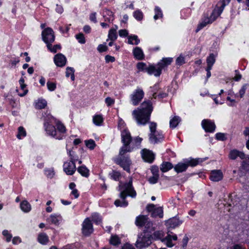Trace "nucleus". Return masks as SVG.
I'll use <instances>...</instances> for the list:
<instances>
[{"instance_id": "a211bd4d", "label": "nucleus", "mask_w": 249, "mask_h": 249, "mask_svg": "<svg viewBox=\"0 0 249 249\" xmlns=\"http://www.w3.org/2000/svg\"><path fill=\"white\" fill-rule=\"evenodd\" d=\"M146 71L150 75L154 74L155 76H159L161 74V68H159L158 65L157 67L151 65L146 68Z\"/></svg>"}, {"instance_id": "ddd939ff", "label": "nucleus", "mask_w": 249, "mask_h": 249, "mask_svg": "<svg viewBox=\"0 0 249 249\" xmlns=\"http://www.w3.org/2000/svg\"><path fill=\"white\" fill-rule=\"evenodd\" d=\"M135 224L137 226L142 227L145 226L146 227H150L152 223L148 221V218L147 216L139 215L136 218Z\"/></svg>"}, {"instance_id": "79ce46f5", "label": "nucleus", "mask_w": 249, "mask_h": 249, "mask_svg": "<svg viewBox=\"0 0 249 249\" xmlns=\"http://www.w3.org/2000/svg\"><path fill=\"white\" fill-rule=\"evenodd\" d=\"M110 243L113 245H118L121 243V241L118 236L113 235L110 239Z\"/></svg>"}, {"instance_id": "aec40b11", "label": "nucleus", "mask_w": 249, "mask_h": 249, "mask_svg": "<svg viewBox=\"0 0 249 249\" xmlns=\"http://www.w3.org/2000/svg\"><path fill=\"white\" fill-rule=\"evenodd\" d=\"M122 142L124 145L128 146L131 141V137L129 132L126 130H124L122 132Z\"/></svg>"}, {"instance_id": "680f3d73", "label": "nucleus", "mask_w": 249, "mask_h": 249, "mask_svg": "<svg viewBox=\"0 0 249 249\" xmlns=\"http://www.w3.org/2000/svg\"><path fill=\"white\" fill-rule=\"evenodd\" d=\"M151 172L153 174V176H156L159 177V169L157 166H153L151 168Z\"/></svg>"}, {"instance_id": "c85d7f7f", "label": "nucleus", "mask_w": 249, "mask_h": 249, "mask_svg": "<svg viewBox=\"0 0 249 249\" xmlns=\"http://www.w3.org/2000/svg\"><path fill=\"white\" fill-rule=\"evenodd\" d=\"M47 106V102L43 99L38 100L35 103V107L38 109L44 108Z\"/></svg>"}, {"instance_id": "13d9d810", "label": "nucleus", "mask_w": 249, "mask_h": 249, "mask_svg": "<svg viewBox=\"0 0 249 249\" xmlns=\"http://www.w3.org/2000/svg\"><path fill=\"white\" fill-rule=\"evenodd\" d=\"M97 50L100 53L106 52L107 50V47L105 45L100 44L98 46Z\"/></svg>"}, {"instance_id": "a878e982", "label": "nucleus", "mask_w": 249, "mask_h": 249, "mask_svg": "<svg viewBox=\"0 0 249 249\" xmlns=\"http://www.w3.org/2000/svg\"><path fill=\"white\" fill-rule=\"evenodd\" d=\"M173 167V165L169 162H163L160 165V169L162 172H166Z\"/></svg>"}, {"instance_id": "b1692460", "label": "nucleus", "mask_w": 249, "mask_h": 249, "mask_svg": "<svg viewBox=\"0 0 249 249\" xmlns=\"http://www.w3.org/2000/svg\"><path fill=\"white\" fill-rule=\"evenodd\" d=\"M133 54L135 58L139 60L143 58L144 54L140 48L136 47L133 50Z\"/></svg>"}, {"instance_id": "f8f14e48", "label": "nucleus", "mask_w": 249, "mask_h": 249, "mask_svg": "<svg viewBox=\"0 0 249 249\" xmlns=\"http://www.w3.org/2000/svg\"><path fill=\"white\" fill-rule=\"evenodd\" d=\"M82 231L83 234L85 236H88L93 232L92 224L89 218H86L84 221Z\"/></svg>"}, {"instance_id": "6ab92c4d", "label": "nucleus", "mask_w": 249, "mask_h": 249, "mask_svg": "<svg viewBox=\"0 0 249 249\" xmlns=\"http://www.w3.org/2000/svg\"><path fill=\"white\" fill-rule=\"evenodd\" d=\"M223 177V173L221 170H213L211 172L210 178L213 181H219Z\"/></svg>"}, {"instance_id": "603ef678", "label": "nucleus", "mask_w": 249, "mask_h": 249, "mask_svg": "<svg viewBox=\"0 0 249 249\" xmlns=\"http://www.w3.org/2000/svg\"><path fill=\"white\" fill-rule=\"evenodd\" d=\"M247 88H248L247 84H245L242 87L241 89H240V90H239V96L240 98L243 97V96L246 92Z\"/></svg>"}, {"instance_id": "ea45409f", "label": "nucleus", "mask_w": 249, "mask_h": 249, "mask_svg": "<svg viewBox=\"0 0 249 249\" xmlns=\"http://www.w3.org/2000/svg\"><path fill=\"white\" fill-rule=\"evenodd\" d=\"M85 143L86 146L90 150H93L96 146L94 141L91 139L85 141Z\"/></svg>"}, {"instance_id": "c9c22d12", "label": "nucleus", "mask_w": 249, "mask_h": 249, "mask_svg": "<svg viewBox=\"0 0 249 249\" xmlns=\"http://www.w3.org/2000/svg\"><path fill=\"white\" fill-rule=\"evenodd\" d=\"M74 70L73 68L71 67H67L66 69V76L67 77H69L71 76V79L72 81L74 80Z\"/></svg>"}, {"instance_id": "8fccbe9b", "label": "nucleus", "mask_w": 249, "mask_h": 249, "mask_svg": "<svg viewBox=\"0 0 249 249\" xmlns=\"http://www.w3.org/2000/svg\"><path fill=\"white\" fill-rule=\"evenodd\" d=\"M110 175L111 178L115 180H118L121 177L120 173L116 171H113Z\"/></svg>"}, {"instance_id": "de8ad7c7", "label": "nucleus", "mask_w": 249, "mask_h": 249, "mask_svg": "<svg viewBox=\"0 0 249 249\" xmlns=\"http://www.w3.org/2000/svg\"><path fill=\"white\" fill-rule=\"evenodd\" d=\"M101 220V218L97 213H94L92 215V220L96 224H100Z\"/></svg>"}, {"instance_id": "e2e57ef3", "label": "nucleus", "mask_w": 249, "mask_h": 249, "mask_svg": "<svg viewBox=\"0 0 249 249\" xmlns=\"http://www.w3.org/2000/svg\"><path fill=\"white\" fill-rule=\"evenodd\" d=\"M167 96V94L165 93H161L160 94H157V93H154L153 94V97L154 98H156L157 97H158L160 98H163Z\"/></svg>"}, {"instance_id": "cd10ccee", "label": "nucleus", "mask_w": 249, "mask_h": 249, "mask_svg": "<svg viewBox=\"0 0 249 249\" xmlns=\"http://www.w3.org/2000/svg\"><path fill=\"white\" fill-rule=\"evenodd\" d=\"M181 221L178 219L174 218L167 221V223L171 228H175L181 224Z\"/></svg>"}, {"instance_id": "c756f323", "label": "nucleus", "mask_w": 249, "mask_h": 249, "mask_svg": "<svg viewBox=\"0 0 249 249\" xmlns=\"http://www.w3.org/2000/svg\"><path fill=\"white\" fill-rule=\"evenodd\" d=\"M78 172L83 176L88 177L89 176V170L85 166L78 168Z\"/></svg>"}, {"instance_id": "39448f33", "label": "nucleus", "mask_w": 249, "mask_h": 249, "mask_svg": "<svg viewBox=\"0 0 249 249\" xmlns=\"http://www.w3.org/2000/svg\"><path fill=\"white\" fill-rule=\"evenodd\" d=\"M163 237L164 232L162 231H156L153 233V237L155 239L160 240L162 242H165L166 246L168 247H172L174 245V244L172 242V240L176 241L177 240L176 235H171L168 234L165 238H163Z\"/></svg>"}, {"instance_id": "6e6552de", "label": "nucleus", "mask_w": 249, "mask_h": 249, "mask_svg": "<svg viewBox=\"0 0 249 249\" xmlns=\"http://www.w3.org/2000/svg\"><path fill=\"white\" fill-rule=\"evenodd\" d=\"M42 37L47 46L52 43L55 39L53 30L49 27L45 29L42 32Z\"/></svg>"}, {"instance_id": "774afa93", "label": "nucleus", "mask_w": 249, "mask_h": 249, "mask_svg": "<svg viewBox=\"0 0 249 249\" xmlns=\"http://www.w3.org/2000/svg\"><path fill=\"white\" fill-rule=\"evenodd\" d=\"M105 60L107 62H113L115 61V58L114 57L107 55L105 56Z\"/></svg>"}, {"instance_id": "052dcab7", "label": "nucleus", "mask_w": 249, "mask_h": 249, "mask_svg": "<svg viewBox=\"0 0 249 249\" xmlns=\"http://www.w3.org/2000/svg\"><path fill=\"white\" fill-rule=\"evenodd\" d=\"M159 177L153 176L149 178V181L151 184H155L157 182Z\"/></svg>"}, {"instance_id": "f03ea898", "label": "nucleus", "mask_w": 249, "mask_h": 249, "mask_svg": "<svg viewBox=\"0 0 249 249\" xmlns=\"http://www.w3.org/2000/svg\"><path fill=\"white\" fill-rule=\"evenodd\" d=\"M45 114L44 127L47 134L57 139H61L62 136H57L55 127L53 125L56 123V119L47 112Z\"/></svg>"}, {"instance_id": "c03bdc74", "label": "nucleus", "mask_w": 249, "mask_h": 249, "mask_svg": "<svg viewBox=\"0 0 249 249\" xmlns=\"http://www.w3.org/2000/svg\"><path fill=\"white\" fill-rule=\"evenodd\" d=\"M48 220L51 223L56 224L59 221V216L52 214L48 219Z\"/></svg>"}, {"instance_id": "f257e3e1", "label": "nucleus", "mask_w": 249, "mask_h": 249, "mask_svg": "<svg viewBox=\"0 0 249 249\" xmlns=\"http://www.w3.org/2000/svg\"><path fill=\"white\" fill-rule=\"evenodd\" d=\"M152 110L151 102L144 101L141 104L140 108L133 111L132 115L138 124L145 125L149 121Z\"/></svg>"}, {"instance_id": "69168bd1", "label": "nucleus", "mask_w": 249, "mask_h": 249, "mask_svg": "<svg viewBox=\"0 0 249 249\" xmlns=\"http://www.w3.org/2000/svg\"><path fill=\"white\" fill-rule=\"evenodd\" d=\"M46 175L48 178H52L54 175V172L52 169H48L45 170Z\"/></svg>"}, {"instance_id": "0e129e2a", "label": "nucleus", "mask_w": 249, "mask_h": 249, "mask_svg": "<svg viewBox=\"0 0 249 249\" xmlns=\"http://www.w3.org/2000/svg\"><path fill=\"white\" fill-rule=\"evenodd\" d=\"M146 64L142 62H140L137 64V68L140 70H144L146 71Z\"/></svg>"}, {"instance_id": "49530a36", "label": "nucleus", "mask_w": 249, "mask_h": 249, "mask_svg": "<svg viewBox=\"0 0 249 249\" xmlns=\"http://www.w3.org/2000/svg\"><path fill=\"white\" fill-rule=\"evenodd\" d=\"M47 86L48 90L51 91H54L56 88L55 83L51 81H48L47 82Z\"/></svg>"}, {"instance_id": "393cba45", "label": "nucleus", "mask_w": 249, "mask_h": 249, "mask_svg": "<svg viewBox=\"0 0 249 249\" xmlns=\"http://www.w3.org/2000/svg\"><path fill=\"white\" fill-rule=\"evenodd\" d=\"M38 241L41 244H46L49 242V238L45 233H40L37 238Z\"/></svg>"}, {"instance_id": "09e8293b", "label": "nucleus", "mask_w": 249, "mask_h": 249, "mask_svg": "<svg viewBox=\"0 0 249 249\" xmlns=\"http://www.w3.org/2000/svg\"><path fill=\"white\" fill-rule=\"evenodd\" d=\"M76 38L78 40V42L81 44H84L86 42L85 37L82 33H79L76 35Z\"/></svg>"}, {"instance_id": "4be33fe9", "label": "nucleus", "mask_w": 249, "mask_h": 249, "mask_svg": "<svg viewBox=\"0 0 249 249\" xmlns=\"http://www.w3.org/2000/svg\"><path fill=\"white\" fill-rule=\"evenodd\" d=\"M188 167V164L186 163L179 162L174 167V170L178 173L186 171Z\"/></svg>"}, {"instance_id": "864d4df0", "label": "nucleus", "mask_w": 249, "mask_h": 249, "mask_svg": "<svg viewBox=\"0 0 249 249\" xmlns=\"http://www.w3.org/2000/svg\"><path fill=\"white\" fill-rule=\"evenodd\" d=\"M216 139L217 140L224 141L226 140V137L224 133H218L215 135Z\"/></svg>"}, {"instance_id": "3c124183", "label": "nucleus", "mask_w": 249, "mask_h": 249, "mask_svg": "<svg viewBox=\"0 0 249 249\" xmlns=\"http://www.w3.org/2000/svg\"><path fill=\"white\" fill-rule=\"evenodd\" d=\"M130 151V148L128 147L127 146H125V145H124V146L121 148L119 152V155L122 156L124 155L125 153Z\"/></svg>"}, {"instance_id": "9d476101", "label": "nucleus", "mask_w": 249, "mask_h": 249, "mask_svg": "<svg viewBox=\"0 0 249 249\" xmlns=\"http://www.w3.org/2000/svg\"><path fill=\"white\" fill-rule=\"evenodd\" d=\"M144 96V92L142 89L138 88L131 95L130 98L132 104L134 106L138 105Z\"/></svg>"}, {"instance_id": "58836bf2", "label": "nucleus", "mask_w": 249, "mask_h": 249, "mask_svg": "<svg viewBox=\"0 0 249 249\" xmlns=\"http://www.w3.org/2000/svg\"><path fill=\"white\" fill-rule=\"evenodd\" d=\"M202 160L200 159H191L190 160H187L186 162L189 165L191 166H195L197 165L200 162H202Z\"/></svg>"}, {"instance_id": "20e7f679", "label": "nucleus", "mask_w": 249, "mask_h": 249, "mask_svg": "<svg viewBox=\"0 0 249 249\" xmlns=\"http://www.w3.org/2000/svg\"><path fill=\"white\" fill-rule=\"evenodd\" d=\"M157 124L151 122L149 124L150 133L149 134V142L153 144L160 142L163 140V135L160 132L157 130Z\"/></svg>"}, {"instance_id": "a19ab883", "label": "nucleus", "mask_w": 249, "mask_h": 249, "mask_svg": "<svg viewBox=\"0 0 249 249\" xmlns=\"http://www.w3.org/2000/svg\"><path fill=\"white\" fill-rule=\"evenodd\" d=\"M133 16L136 19L141 21L143 18V13L140 10H138L133 13Z\"/></svg>"}, {"instance_id": "f3484780", "label": "nucleus", "mask_w": 249, "mask_h": 249, "mask_svg": "<svg viewBox=\"0 0 249 249\" xmlns=\"http://www.w3.org/2000/svg\"><path fill=\"white\" fill-rule=\"evenodd\" d=\"M238 157L241 160L246 158V155L243 152L240 151L236 149H233L230 151L229 154V158L232 160H236Z\"/></svg>"}, {"instance_id": "dca6fc26", "label": "nucleus", "mask_w": 249, "mask_h": 249, "mask_svg": "<svg viewBox=\"0 0 249 249\" xmlns=\"http://www.w3.org/2000/svg\"><path fill=\"white\" fill-rule=\"evenodd\" d=\"M142 159L146 162L151 163L155 159V156L153 153L149 150L144 149L142 151Z\"/></svg>"}, {"instance_id": "1a4fd4ad", "label": "nucleus", "mask_w": 249, "mask_h": 249, "mask_svg": "<svg viewBox=\"0 0 249 249\" xmlns=\"http://www.w3.org/2000/svg\"><path fill=\"white\" fill-rule=\"evenodd\" d=\"M115 162L122 167L124 170L128 173L130 172V166L132 162L131 160L127 157H120L115 160Z\"/></svg>"}, {"instance_id": "bb28decb", "label": "nucleus", "mask_w": 249, "mask_h": 249, "mask_svg": "<svg viewBox=\"0 0 249 249\" xmlns=\"http://www.w3.org/2000/svg\"><path fill=\"white\" fill-rule=\"evenodd\" d=\"M207 67L212 68V67L215 61V56L213 53H211L210 55L207 58Z\"/></svg>"}, {"instance_id": "473e14b6", "label": "nucleus", "mask_w": 249, "mask_h": 249, "mask_svg": "<svg viewBox=\"0 0 249 249\" xmlns=\"http://www.w3.org/2000/svg\"><path fill=\"white\" fill-rule=\"evenodd\" d=\"M108 39L111 41H115L117 38L116 29H111L108 32Z\"/></svg>"}, {"instance_id": "7ed1b4c3", "label": "nucleus", "mask_w": 249, "mask_h": 249, "mask_svg": "<svg viewBox=\"0 0 249 249\" xmlns=\"http://www.w3.org/2000/svg\"><path fill=\"white\" fill-rule=\"evenodd\" d=\"M126 195L134 197L136 195V193L132 187V178H130L128 183L125 184V189L120 194V197L123 199L122 202L120 200H116L114 204L117 206L125 207L128 205L127 201L125 200Z\"/></svg>"}, {"instance_id": "a18cd8bd", "label": "nucleus", "mask_w": 249, "mask_h": 249, "mask_svg": "<svg viewBox=\"0 0 249 249\" xmlns=\"http://www.w3.org/2000/svg\"><path fill=\"white\" fill-rule=\"evenodd\" d=\"M18 130V132L17 137L18 139H21L22 137L26 136V132L22 126L19 127Z\"/></svg>"}, {"instance_id": "5fc2aeb1", "label": "nucleus", "mask_w": 249, "mask_h": 249, "mask_svg": "<svg viewBox=\"0 0 249 249\" xmlns=\"http://www.w3.org/2000/svg\"><path fill=\"white\" fill-rule=\"evenodd\" d=\"M184 63H185L184 57L180 55L177 58L176 64L178 65H181Z\"/></svg>"}, {"instance_id": "6e6d98bb", "label": "nucleus", "mask_w": 249, "mask_h": 249, "mask_svg": "<svg viewBox=\"0 0 249 249\" xmlns=\"http://www.w3.org/2000/svg\"><path fill=\"white\" fill-rule=\"evenodd\" d=\"M105 103L107 104V106H110L114 104L115 100L113 99L108 97L105 99Z\"/></svg>"}, {"instance_id": "2eb2a0df", "label": "nucleus", "mask_w": 249, "mask_h": 249, "mask_svg": "<svg viewBox=\"0 0 249 249\" xmlns=\"http://www.w3.org/2000/svg\"><path fill=\"white\" fill-rule=\"evenodd\" d=\"M53 60L55 64L58 67L64 66L67 62L66 57L62 53H57L54 55Z\"/></svg>"}, {"instance_id": "0eeeda50", "label": "nucleus", "mask_w": 249, "mask_h": 249, "mask_svg": "<svg viewBox=\"0 0 249 249\" xmlns=\"http://www.w3.org/2000/svg\"><path fill=\"white\" fill-rule=\"evenodd\" d=\"M151 243V237L149 234L143 233L138 237L136 242V247L138 248L146 247L150 245Z\"/></svg>"}, {"instance_id": "2f4dec72", "label": "nucleus", "mask_w": 249, "mask_h": 249, "mask_svg": "<svg viewBox=\"0 0 249 249\" xmlns=\"http://www.w3.org/2000/svg\"><path fill=\"white\" fill-rule=\"evenodd\" d=\"M103 122V118L101 115H96L93 117V122L96 125H100Z\"/></svg>"}, {"instance_id": "4468645a", "label": "nucleus", "mask_w": 249, "mask_h": 249, "mask_svg": "<svg viewBox=\"0 0 249 249\" xmlns=\"http://www.w3.org/2000/svg\"><path fill=\"white\" fill-rule=\"evenodd\" d=\"M201 125L207 132H213L215 129V125L213 122L208 119H204L202 121Z\"/></svg>"}, {"instance_id": "9b49d317", "label": "nucleus", "mask_w": 249, "mask_h": 249, "mask_svg": "<svg viewBox=\"0 0 249 249\" xmlns=\"http://www.w3.org/2000/svg\"><path fill=\"white\" fill-rule=\"evenodd\" d=\"M147 210L149 212H151V215L153 217H156L159 216L160 218H162L163 215V209L161 207L156 208L153 204H149L147 206Z\"/></svg>"}, {"instance_id": "37998d69", "label": "nucleus", "mask_w": 249, "mask_h": 249, "mask_svg": "<svg viewBox=\"0 0 249 249\" xmlns=\"http://www.w3.org/2000/svg\"><path fill=\"white\" fill-rule=\"evenodd\" d=\"M55 124H56L57 129L59 132L64 133L66 132V128L62 124L56 120V123Z\"/></svg>"}, {"instance_id": "e433bc0d", "label": "nucleus", "mask_w": 249, "mask_h": 249, "mask_svg": "<svg viewBox=\"0 0 249 249\" xmlns=\"http://www.w3.org/2000/svg\"><path fill=\"white\" fill-rule=\"evenodd\" d=\"M180 120L178 116H175L172 119H171L170 121V125L171 127L175 128L176 127Z\"/></svg>"}, {"instance_id": "423d86ee", "label": "nucleus", "mask_w": 249, "mask_h": 249, "mask_svg": "<svg viewBox=\"0 0 249 249\" xmlns=\"http://www.w3.org/2000/svg\"><path fill=\"white\" fill-rule=\"evenodd\" d=\"M69 155L70 156L71 160L70 161H66L64 163L63 169L64 172L68 175H73L76 170V166L75 164V161L77 160V159L71 155V152H69Z\"/></svg>"}, {"instance_id": "f704fd0d", "label": "nucleus", "mask_w": 249, "mask_h": 249, "mask_svg": "<svg viewBox=\"0 0 249 249\" xmlns=\"http://www.w3.org/2000/svg\"><path fill=\"white\" fill-rule=\"evenodd\" d=\"M47 47L50 52L53 53H55L57 51V50H59L61 48L60 45L56 44L52 46V43H51L50 44H48L47 46Z\"/></svg>"}, {"instance_id": "4c0bfd02", "label": "nucleus", "mask_w": 249, "mask_h": 249, "mask_svg": "<svg viewBox=\"0 0 249 249\" xmlns=\"http://www.w3.org/2000/svg\"><path fill=\"white\" fill-rule=\"evenodd\" d=\"M155 15L154 16V18L155 20H157L159 18H162L163 17V14L161 9L159 7H156L155 9Z\"/></svg>"}, {"instance_id": "338daca9", "label": "nucleus", "mask_w": 249, "mask_h": 249, "mask_svg": "<svg viewBox=\"0 0 249 249\" xmlns=\"http://www.w3.org/2000/svg\"><path fill=\"white\" fill-rule=\"evenodd\" d=\"M119 34L120 36H126L128 35V32L125 29L120 30L119 31Z\"/></svg>"}, {"instance_id": "7c9ffc66", "label": "nucleus", "mask_w": 249, "mask_h": 249, "mask_svg": "<svg viewBox=\"0 0 249 249\" xmlns=\"http://www.w3.org/2000/svg\"><path fill=\"white\" fill-rule=\"evenodd\" d=\"M224 6L225 5L223 4L220 7L218 8V9H215L211 15V18H212V17H215L216 18L218 16H219L222 13Z\"/></svg>"}, {"instance_id": "4d7b16f0", "label": "nucleus", "mask_w": 249, "mask_h": 249, "mask_svg": "<svg viewBox=\"0 0 249 249\" xmlns=\"http://www.w3.org/2000/svg\"><path fill=\"white\" fill-rule=\"evenodd\" d=\"M2 234L3 236L6 237V240L7 242H9L11 240V239L12 236L10 233H9L8 231L7 230H4L2 231Z\"/></svg>"}, {"instance_id": "72a5a7b5", "label": "nucleus", "mask_w": 249, "mask_h": 249, "mask_svg": "<svg viewBox=\"0 0 249 249\" xmlns=\"http://www.w3.org/2000/svg\"><path fill=\"white\" fill-rule=\"evenodd\" d=\"M140 42V40L138 39L137 36H130L128 38V43L130 44L137 45Z\"/></svg>"}, {"instance_id": "412c9836", "label": "nucleus", "mask_w": 249, "mask_h": 249, "mask_svg": "<svg viewBox=\"0 0 249 249\" xmlns=\"http://www.w3.org/2000/svg\"><path fill=\"white\" fill-rule=\"evenodd\" d=\"M172 61L173 58L171 57L163 58L157 65L162 70L165 67L170 65Z\"/></svg>"}, {"instance_id": "5701e85b", "label": "nucleus", "mask_w": 249, "mask_h": 249, "mask_svg": "<svg viewBox=\"0 0 249 249\" xmlns=\"http://www.w3.org/2000/svg\"><path fill=\"white\" fill-rule=\"evenodd\" d=\"M21 209L25 213H28L31 210V206L26 200L22 201L20 205Z\"/></svg>"}, {"instance_id": "bf43d9fd", "label": "nucleus", "mask_w": 249, "mask_h": 249, "mask_svg": "<svg viewBox=\"0 0 249 249\" xmlns=\"http://www.w3.org/2000/svg\"><path fill=\"white\" fill-rule=\"evenodd\" d=\"M216 19V17H212L211 18V16H210V18H205L203 19V21L206 23V24H210L212 23L213 21H214Z\"/></svg>"}]
</instances>
